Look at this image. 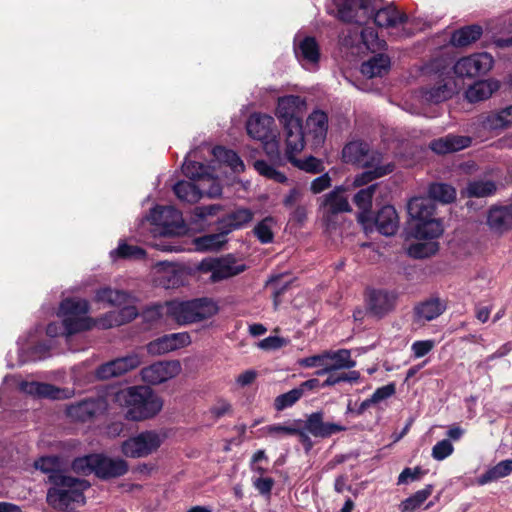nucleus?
Returning a JSON list of instances; mask_svg holds the SVG:
<instances>
[{"instance_id":"obj_1","label":"nucleus","mask_w":512,"mask_h":512,"mask_svg":"<svg viewBox=\"0 0 512 512\" xmlns=\"http://www.w3.org/2000/svg\"><path fill=\"white\" fill-rule=\"evenodd\" d=\"M114 401L127 408L125 417L132 421L153 418L163 408V400L146 386H132L118 391Z\"/></svg>"},{"instance_id":"obj_2","label":"nucleus","mask_w":512,"mask_h":512,"mask_svg":"<svg viewBox=\"0 0 512 512\" xmlns=\"http://www.w3.org/2000/svg\"><path fill=\"white\" fill-rule=\"evenodd\" d=\"M49 480L53 486L48 490L46 499L52 508L66 511L84 504V491L89 487L86 480L63 473L49 475Z\"/></svg>"},{"instance_id":"obj_3","label":"nucleus","mask_w":512,"mask_h":512,"mask_svg":"<svg viewBox=\"0 0 512 512\" xmlns=\"http://www.w3.org/2000/svg\"><path fill=\"white\" fill-rule=\"evenodd\" d=\"M95 300L110 306L121 307L119 311H110L97 319V326L102 329L120 326L132 321L138 315V310L133 305V297L124 290L102 287L96 291Z\"/></svg>"},{"instance_id":"obj_4","label":"nucleus","mask_w":512,"mask_h":512,"mask_svg":"<svg viewBox=\"0 0 512 512\" xmlns=\"http://www.w3.org/2000/svg\"><path fill=\"white\" fill-rule=\"evenodd\" d=\"M161 313L177 322L185 325L202 321L216 313V305L207 298L189 301L172 300L160 306Z\"/></svg>"},{"instance_id":"obj_5","label":"nucleus","mask_w":512,"mask_h":512,"mask_svg":"<svg viewBox=\"0 0 512 512\" xmlns=\"http://www.w3.org/2000/svg\"><path fill=\"white\" fill-rule=\"evenodd\" d=\"M89 303L81 298H66L62 300L58 310V316L64 319L68 334L86 331L97 326V319L87 316Z\"/></svg>"},{"instance_id":"obj_6","label":"nucleus","mask_w":512,"mask_h":512,"mask_svg":"<svg viewBox=\"0 0 512 512\" xmlns=\"http://www.w3.org/2000/svg\"><path fill=\"white\" fill-rule=\"evenodd\" d=\"M166 437L164 431H142L125 440L121 445V452L129 458H145L155 453L162 446Z\"/></svg>"},{"instance_id":"obj_7","label":"nucleus","mask_w":512,"mask_h":512,"mask_svg":"<svg viewBox=\"0 0 512 512\" xmlns=\"http://www.w3.org/2000/svg\"><path fill=\"white\" fill-rule=\"evenodd\" d=\"M200 269L203 272H209L212 282H219L241 274L247 269V266L236 257L228 254L219 258H207L202 260Z\"/></svg>"},{"instance_id":"obj_8","label":"nucleus","mask_w":512,"mask_h":512,"mask_svg":"<svg viewBox=\"0 0 512 512\" xmlns=\"http://www.w3.org/2000/svg\"><path fill=\"white\" fill-rule=\"evenodd\" d=\"M306 107L305 98L299 95H286L278 98L275 114L283 126L297 127V124H302L301 118Z\"/></svg>"},{"instance_id":"obj_9","label":"nucleus","mask_w":512,"mask_h":512,"mask_svg":"<svg viewBox=\"0 0 512 512\" xmlns=\"http://www.w3.org/2000/svg\"><path fill=\"white\" fill-rule=\"evenodd\" d=\"M149 220L163 236L178 234L183 228L182 214L172 206L155 207L150 212Z\"/></svg>"},{"instance_id":"obj_10","label":"nucleus","mask_w":512,"mask_h":512,"mask_svg":"<svg viewBox=\"0 0 512 512\" xmlns=\"http://www.w3.org/2000/svg\"><path fill=\"white\" fill-rule=\"evenodd\" d=\"M108 403L105 398L85 399L71 404L66 408L67 416L77 422L92 421L107 412Z\"/></svg>"},{"instance_id":"obj_11","label":"nucleus","mask_w":512,"mask_h":512,"mask_svg":"<svg viewBox=\"0 0 512 512\" xmlns=\"http://www.w3.org/2000/svg\"><path fill=\"white\" fill-rule=\"evenodd\" d=\"M493 57L486 52L459 59L453 69L458 77H476L486 74L493 66Z\"/></svg>"},{"instance_id":"obj_12","label":"nucleus","mask_w":512,"mask_h":512,"mask_svg":"<svg viewBox=\"0 0 512 512\" xmlns=\"http://www.w3.org/2000/svg\"><path fill=\"white\" fill-rule=\"evenodd\" d=\"M372 0H344L338 8V16L344 22L366 24L373 15Z\"/></svg>"},{"instance_id":"obj_13","label":"nucleus","mask_w":512,"mask_h":512,"mask_svg":"<svg viewBox=\"0 0 512 512\" xmlns=\"http://www.w3.org/2000/svg\"><path fill=\"white\" fill-rule=\"evenodd\" d=\"M342 156L345 162L357 164L363 168L373 167L380 164L382 155L378 152L371 151L367 143L364 142H350L342 151Z\"/></svg>"},{"instance_id":"obj_14","label":"nucleus","mask_w":512,"mask_h":512,"mask_svg":"<svg viewBox=\"0 0 512 512\" xmlns=\"http://www.w3.org/2000/svg\"><path fill=\"white\" fill-rule=\"evenodd\" d=\"M328 130V116L320 110L313 111L306 119L303 128L307 143L313 148L321 147L326 139Z\"/></svg>"},{"instance_id":"obj_15","label":"nucleus","mask_w":512,"mask_h":512,"mask_svg":"<svg viewBox=\"0 0 512 512\" xmlns=\"http://www.w3.org/2000/svg\"><path fill=\"white\" fill-rule=\"evenodd\" d=\"M478 124L483 131L500 134L512 127V105L483 113L478 118Z\"/></svg>"},{"instance_id":"obj_16","label":"nucleus","mask_w":512,"mask_h":512,"mask_svg":"<svg viewBox=\"0 0 512 512\" xmlns=\"http://www.w3.org/2000/svg\"><path fill=\"white\" fill-rule=\"evenodd\" d=\"M180 370L181 366L178 361L157 362L143 368L141 378L149 384H160L178 375Z\"/></svg>"},{"instance_id":"obj_17","label":"nucleus","mask_w":512,"mask_h":512,"mask_svg":"<svg viewBox=\"0 0 512 512\" xmlns=\"http://www.w3.org/2000/svg\"><path fill=\"white\" fill-rule=\"evenodd\" d=\"M397 302V295L386 290H370L367 293V311L374 317L382 318L391 312Z\"/></svg>"},{"instance_id":"obj_18","label":"nucleus","mask_w":512,"mask_h":512,"mask_svg":"<svg viewBox=\"0 0 512 512\" xmlns=\"http://www.w3.org/2000/svg\"><path fill=\"white\" fill-rule=\"evenodd\" d=\"M20 389L28 395L53 400L68 399L74 395L72 389H62L48 383L37 381H24L20 384Z\"/></svg>"},{"instance_id":"obj_19","label":"nucleus","mask_w":512,"mask_h":512,"mask_svg":"<svg viewBox=\"0 0 512 512\" xmlns=\"http://www.w3.org/2000/svg\"><path fill=\"white\" fill-rule=\"evenodd\" d=\"M301 364L306 367H321L318 374H324L332 370H340L354 366V362L343 358L342 354H315L305 358Z\"/></svg>"},{"instance_id":"obj_20","label":"nucleus","mask_w":512,"mask_h":512,"mask_svg":"<svg viewBox=\"0 0 512 512\" xmlns=\"http://www.w3.org/2000/svg\"><path fill=\"white\" fill-rule=\"evenodd\" d=\"M302 426L311 435L319 438H328L346 430V427L339 423L324 422V415L320 411L308 415L306 420L302 421Z\"/></svg>"},{"instance_id":"obj_21","label":"nucleus","mask_w":512,"mask_h":512,"mask_svg":"<svg viewBox=\"0 0 512 512\" xmlns=\"http://www.w3.org/2000/svg\"><path fill=\"white\" fill-rule=\"evenodd\" d=\"M139 354H127L110 362L101 365L97 369L99 379H109L120 376L140 365Z\"/></svg>"},{"instance_id":"obj_22","label":"nucleus","mask_w":512,"mask_h":512,"mask_svg":"<svg viewBox=\"0 0 512 512\" xmlns=\"http://www.w3.org/2000/svg\"><path fill=\"white\" fill-rule=\"evenodd\" d=\"M344 190L339 186L323 196L320 208L327 221H330L334 215L351 211L348 199L343 195Z\"/></svg>"},{"instance_id":"obj_23","label":"nucleus","mask_w":512,"mask_h":512,"mask_svg":"<svg viewBox=\"0 0 512 512\" xmlns=\"http://www.w3.org/2000/svg\"><path fill=\"white\" fill-rule=\"evenodd\" d=\"M275 121L274 118L267 114L254 113L252 114L246 123V129L249 136L252 138L265 141L272 138Z\"/></svg>"},{"instance_id":"obj_24","label":"nucleus","mask_w":512,"mask_h":512,"mask_svg":"<svg viewBox=\"0 0 512 512\" xmlns=\"http://www.w3.org/2000/svg\"><path fill=\"white\" fill-rule=\"evenodd\" d=\"M486 224L490 231L501 236L512 229V212L507 206H493L487 213Z\"/></svg>"},{"instance_id":"obj_25","label":"nucleus","mask_w":512,"mask_h":512,"mask_svg":"<svg viewBox=\"0 0 512 512\" xmlns=\"http://www.w3.org/2000/svg\"><path fill=\"white\" fill-rule=\"evenodd\" d=\"M191 343L188 333H172L161 336L147 345V352H174Z\"/></svg>"},{"instance_id":"obj_26","label":"nucleus","mask_w":512,"mask_h":512,"mask_svg":"<svg viewBox=\"0 0 512 512\" xmlns=\"http://www.w3.org/2000/svg\"><path fill=\"white\" fill-rule=\"evenodd\" d=\"M95 466V475L103 479L119 477L128 471V464L125 460L101 454H96Z\"/></svg>"},{"instance_id":"obj_27","label":"nucleus","mask_w":512,"mask_h":512,"mask_svg":"<svg viewBox=\"0 0 512 512\" xmlns=\"http://www.w3.org/2000/svg\"><path fill=\"white\" fill-rule=\"evenodd\" d=\"M372 17L378 27L386 29H396L405 24L408 17L405 13L399 11L396 7L389 5L375 10Z\"/></svg>"},{"instance_id":"obj_28","label":"nucleus","mask_w":512,"mask_h":512,"mask_svg":"<svg viewBox=\"0 0 512 512\" xmlns=\"http://www.w3.org/2000/svg\"><path fill=\"white\" fill-rule=\"evenodd\" d=\"M377 231L384 236L396 234L399 228V217L396 209L391 205L382 207L375 217Z\"/></svg>"},{"instance_id":"obj_29","label":"nucleus","mask_w":512,"mask_h":512,"mask_svg":"<svg viewBox=\"0 0 512 512\" xmlns=\"http://www.w3.org/2000/svg\"><path fill=\"white\" fill-rule=\"evenodd\" d=\"M285 142H286V156L288 160H291L295 155L303 150L307 143L306 136L303 132L302 124H297V127L293 125H284Z\"/></svg>"},{"instance_id":"obj_30","label":"nucleus","mask_w":512,"mask_h":512,"mask_svg":"<svg viewBox=\"0 0 512 512\" xmlns=\"http://www.w3.org/2000/svg\"><path fill=\"white\" fill-rule=\"evenodd\" d=\"M471 141V138L467 136L449 134L432 141L430 148L437 154H446L469 147Z\"/></svg>"},{"instance_id":"obj_31","label":"nucleus","mask_w":512,"mask_h":512,"mask_svg":"<svg viewBox=\"0 0 512 512\" xmlns=\"http://www.w3.org/2000/svg\"><path fill=\"white\" fill-rule=\"evenodd\" d=\"M254 213L249 208H236L227 213L219 222V229H225L228 233L244 227L252 221Z\"/></svg>"},{"instance_id":"obj_32","label":"nucleus","mask_w":512,"mask_h":512,"mask_svg":"<svg viewBox=\"0 0 512 512\" xmlns=\"http://www.w3.org/2000/svg\"><path fill=\"white\" fill-rule=\"evenodd\" d=\"M295 55L297 59L302 63L306 64H317L320 59L319 45L314 37H305L295 44Z\"/></svg>"},{"instance_id":"obj_33","label":"nucleus","mask_w":512,"mask_h":512,"mask_svg":"<svg viewBox=\"0 0 512 512\" xmlns=\"http://www.w3.org/2000/svg\"><path fill=\"white\" fill-rule=\"evenodd\" d=\"M452 80L443 78L437 81L433 86L423 88L422 96L425 101L431 103H440L452 97L455 90Z\"/></svg>"},{"instance_id":"obj_34","label":"nucleus","mask_w":512,"mask_h":512,"mask_svg":"<svg viewBox=\"0 0 512 512\" xmlns=\"http://www.w3.org/2000/svg\"><path fill=\"white\" fill-rule=\"evenodd\" d=\"M159 283L167 288H176L183 282V272L175 264L160 262L156 265Z\"/></svg>"},{"instance_id":"obj_35","label":"nucleus","mask_w":512,"mask_h":512,"mask_svg":"<svg viewBox=\"0 0 512 512\" xmlns=\"http://www.w3.org/2000/svg\"><path fill=\"white\" fill-rule=\"evenodd\" d=\"M409 216L416 220H427L433 218L435 205L431 199L426 197H413L407 204Z\"/></svg>"},{"instance_id":"obj_36","label":"nucleus","mask_w":512,"mask_h":512,"mask_svg":"<svg viewBox=\"0 0 512 512\" xmlns=\"http://www.w3.org/2000/svg\"><path fill=\"white\" fill-rule=\"evenodd\" d=\"M446 304L439 298H429L415 306L414 312L418 320L431 321L440 316Z\"/></svg>"},{"instance_id":"obj_37","label":"nucleus","mask_w":512,"mask_h":512,"mask_svg":"<svg viewBox=\"0 0 512 512\" xmlns=\"http://www.w3.org/2000/svg\"><path fill=\"white\" fill-rule=\"evenodd\" d=\"M443 233V227L440 221L430 218L427 220L417 221L413 236L416 240H436Z\"/></svg>"},{"instance_id":"obj_38","label":"nucleus","mask_w":512,"mask_h":512,"mask_svg":"<svg viewBox=\"0 0 512 512\" xmlns=\"http://www.w3.org/2000/svg\"><path fill=\"white\" fill-rule=\"evenodd\" d=\"M390 59L384 54H377L361 65V73L368 77H381L389 71Z\"/></svg>"},{"instance_id":"obj_39","label":"nucleus","mask_w":512,"mask_h":512,"mask_svg":"<svg viewBox=\"0 0 512 512\" xmlns=\"http://www.w3.org/2000/svg\"><path fill=\"white\" fill-rule=\"evenodd\" d=\"M217 233H211L201 236L195 240L198 250H218L227 242V235L229 234L225 229H219L217 226Z\"/></svg>"},{"instance_id":"obj_40","label":"nucleus","mask_w":512,"mask_h":512,"mask_svg":"<svg viewBox=\"0 0 512 512\" xmlns=\"http://www.w3.org/2000/svg\"><path fill=\"white\" fill-rule=\"evenodd\" d=\"M368 170L362 172L361 174L357 175L353 180V186L354 187H361L364 185H367L371 181L380 178L382 176H385L389 173H391L394 169V165L391 163H388L386 165L376 164L373 167H368Z\"/></svg>"},{"instance_id":"obj_41","label":"nucleus","mask_w":512,"mask_h":512,"mask_svg":"<svg viewBox=\"0 0 512 512\" xmlns=\"http://www.w3.org/2000/svg\"><path fill=\"white\" fill-rule=\"evenodd\" d=\"M439 250L436 240H417L407 248V254L415 259H424L435 255Z\"/></svg>"},{"instance_id":"obj_42","label":"nucleus","mask_w":512,"mask_h":512,"mask_svg":"<svg viewBox=\"0 0 512 512\" xmlns=\"http://www.w3.org/2000/svg\"><path fill=\"white\" fill-rule=\"evenodd\" d=\"M482 28L479 25H470L456 30L451 37V43L457 47L470 45L480 38Z\"/></svg>"},{"instance_id":"obj_43","label":"nucleus","mask_w":512,"mask_h":512,"mask_svg":"<svg viewBox=\"0 0 512 512\" xmlns=\"http://www.w3.org/2000/svg\"><path fill=\"white\" fill-rule=\"evenodd\" d=\"M512 473V459L500 461L495 466L482 474L477 482L480 485H485L490 482L496 481L500 478L506 477Z\"/></svg>"},{"instance_id":"obj_44","label":"nucleus","mask_w":512,"mask_h":512,"mask_svg":"<svg viewBox=\"0 0 512 512\" xmlns=\"http://www.w3.org/2000/svg\"><path fill=\"white\" fill-rule=\"evenodd\" d=\"M433 485L428 484L423 489L416 491L413 495L401 502V512H413L418 509L432 494Z\"/></svg>"},{"instance_id":"obj_45","label":"nucleus","mask_w":512,"mask_h":512,"mask_svg":"<svg viewBox=\"0 0 512 512\" xmlns=\"http://www.w3.org/2000/svg\"><path fill=\"white\" fill-rule=\"evenodd\" d=\"M429 199L444 204L453 202L456 199V190L449 184L433 183L428 189Z\"/></svg>"},{"instance_id":"obj_46","label":"nucleus","mask_w":512,"mask_h":512,"mask_svg":"<svg viewBox=\"0 0 512 512\" xmlns=\"http://www.w3.org/2000/svg\"><path fill=\"white\" fill-rule=\"evenodd\" d=\"M495 90L492 83L486 81L476 82L465 92V97L470 103L479 102L488 99Z\"/></svg>"},{"instance_id":"obj_47","label":"nucleus","mask_w":512,"mask_h":512,"mask_svg":"<svg viewBox=\"0 0 512 512\" xmlns=\"http://www.w3.org/2000/svg\"><path fill=\"white\" fill-rule=\"evenodd\" d=\"M379 187L378 183L371 184L366 188L360 189L353 198L355 205L362 213H369L372 209L373 196Z\"/></svg>"},{"instance_id":"obj_48","label":"nucleus","mask_w":512,"mask_h":512,"mask_svg":"<svg viewBox=\"0 0 512 512\" xmlns=\"http://www.w3.org/2000/svg\"><path fill=\"white\" fill-rule=\"evenodd\" d=\"M178 199L189 203L196 202L200 198L199 189L188 181H179L173 187Z\"/></svg>"},{"instance_id":"obj_49","label":"nucleus","mask_w":512,"mask_h":512,"mask_svg":"<svg viewBox=\"0 0 512 512\" xmlns=\"http://www.w3.org/2000/svg\"><path fill=\"white\" fill-rule=\"evenodd\" d=\"M275 219L268 216L261 220L253 229L254 235L262 244L271 243L274 239L273 227L275 226Z\"/></svg>"},{"instance_id":"obj_50","label":"nucleus","mask_w":512,"mask_h":512,"mask_svg":"<svg viewBox=\"0 0 512 512\" xmlns=\"http://www.w3.org/2000/svg\"><path fill=\"white\" fill-rule=\"evenodd\" d=\"M183 174L193 180H204L210 176L209 167L191 160H185L182 165Z\"/></svg>"},{"instance_id":"obj_51","label":"nucleus","mask_w":512,"mask_h":512,"mask_svg":"<svg viewBox=\"0 0 512 512\" xmlns=\"http://www.w3.org/2000/svg\"><path fill=\"white\" fill-rule=\"evenodd\" d=\"M496 191V186L492 181H472L466 187L469 197H487Z\"/></svg>"},{"instance_id":"obj_52","label":"nucleus","mask_w":512,"mask_h":512,"mask_svg":"<svg viewBox=\"0 0 512 512\" xmlns=\"http://www.w3.org/2000/svg\"><path fill=\"white\" fill-rule=\"evenodd\" d=\"M297 424H302L301 419L293 420L287 424H273L263 428V431L270 436L282 437L286 435H295L298 430Z\"/></svg>"},{"instance_id":"obj_53","label":"nucleus","mask_w":512,"mask_h":512,"mask_svg":"<svg viewBox=\"0 0 512 512\" xmlns=\"http://www.w3.org/2000/svg\"><path fill=\"white\" fill-rule=\"evenodd\" d=\"M361 38L367 49L372 52L384 50L386 47V42L379 38L378 33L372 27L362 29Z\"/></svg>"},{"instance_id":"obj_54","label":"nucleus","mask_w":512,"mask_h":512,"mask_svg":"<svg viewBox=\"0 0 512 512\" xmlns=\"http://www.w3.org/2000/svg\"><path fill=\"white\" fill-rule=\"evenodd\" d=\"M215 157L224 160L236 172L244 169V164L240 157L232 150H227L223 147H215L213 149Z\"/></svg>"},{"instance_id":"obj_55","label":"nucleus","mask_w":512,"mask_h":512,"mask_svg":"<svg viewBox=\"0 0 512 512\" xmlns=\"http://www.w3.org/2000/svg\"><path fill=\"white\" fill-rule=\"evenodd\" d=\"M301 397V389L294 388L277 396L274 400V407L277 411H283L289 407H292Z\"/></svg>"},{"instance_id":"obj_56","label":"nucleus","mask_w":512,"mask_h":512,"mask_svg":"<svg viewBox=\"0 0 512 512\" xmlns=\"http://www.w3.org/2000/svg\"><path fill=\"white\" fill-rule=\"evenodd\" d=\"M61 460L57 456H44L35 461V468L50 475L61 473Z\"/></svg>"},{"instance_id":"obj_57","label":"nucleus","mask_w":512,"mask_h":512,"mask_svg":"<svg viewBox=\"0 0 512 512\" xmlns=\"http://www.w3.org/2000/svg\"><path fill=\"white\" fill-rule=\"evenodd\" d=\"M254 167L259 172V174L269 179H273L276 182L283 183L287 180L286 176L283 173L277 171L272 165H270L264 160L255 161Z\"/></svg>"},{"instance_id":"obj_58","label":"nucleus","mask_w":512,"mask_h":512,"mask_svg":"<svg viewBox=\"0 0 512 512\" xmlns=\"http://www.w3.org/2000/svg\"><path fill=\"white\" fill-rule=\"evenodd\" d=\"M95 461H96V454L80 457L73 461L72 468L75 472L84 474V475L95 473V471H96Z\"/></svg>"},{"instance_id":"obj_59","label":"nucleus","mask_w":512,"mask_h":512,"mask_svg":"<svg viewBox=\"0 0 512 512\" xmlns=\"http://www.w3.org/2000/svg\"><path fill=\"white\" fill-rule=\"evenodd\" d=\"M289 161L296 167L309 173H319L324 169L322 162L313 156H310L305 160H299L294 157Z\"/></svg>"},{"instance_id":"obj_60","label":"nucleus","mask_w":512,"mask_h":512,"mask_svg":"<svg viewBox=\"0 0 512 512\" xmlns=\"http://www.w3.org/2000/svg\"><path fill=\"white\" fill-rule=\"evenodd\" d=\"M454 451L450 440L443 439L437 442L432 448V457L437 461H442L449 457Z\"/></svg>"},{"instance_id":"obj_61","label":"nucleus","mask_w":512,"mask_h":512,"mask_svg":"<svg viewBox=\"0 0 512 512\" xmlns=\"http://www.w3.org/2000/svg\"><path fill=\"white\" fill-rule=\"evenodd\" d=\"M288 339L279 336H269L257 343V347L263 350H278L286 347Z\"/></svg>"},{"instance_id":"obj_62","label":"nucleus","mask_w":512,"mask_h":512,"mask_svg":"<svg viewBox=\"0 0 512 512\" xmlns=\"http://www.w3.org/2000/svg\"><path fill=\"white\" fill-rule=\"evenodd\" d=\"M121 258H142L145 255L143 249L138 246L128 245L126 243L120 244L114 251Z\"/></svg>"},{"instance_id":"obj_63","label":"nucleus","mask_w":512,"mask_h":512,"mask_svg":"<svg viewBox=\"0 0 512 512\" xmlns=\"http://www.w3.org/2000/svg\"><path fill=\"white\" fill-rule=\"evenodd\" d=\"M396 388L395 384L390 383L385 386L377 388L374 393L370 397V401L377 403H380L392 395L395 394Z\"/></svg>"},{"instance_id":"obj_64","label":"nucleus","mask_w":512,"mask_h":512,"mask_svg":"<svg viewBox=\"0 0 512 512\" xmlns=\"http://www.w3.org/2000/svg\"><path fill=\"white\" fill-rule=\"evenodd\" d=\"M423 475V471L420 467L415 468H405L399 475L397 484H406L408 481L419 480Z\"/></svg>"}]
</instances>
